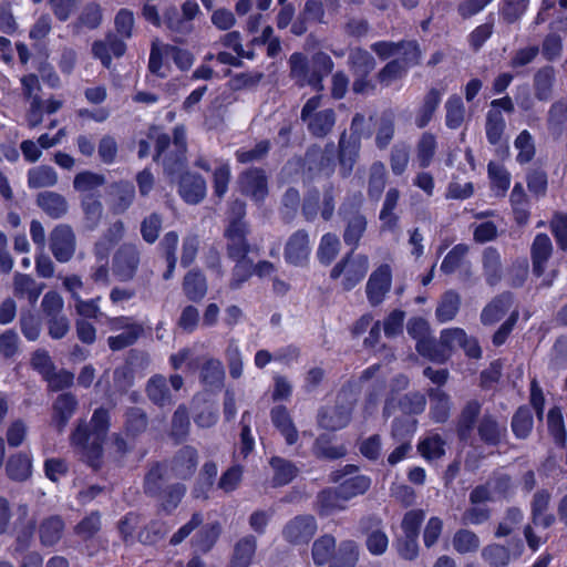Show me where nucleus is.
<instances>
[{"mask_svg": "<svg viewBox=\"0 0 567 567\" xmlns=\"http://www.w3.org/2000/svg\"><path fill=\"white\" fill-rule=\"evenodd\" d=\"M167 466L161 461L147 463L143 477V493L156 502L158 512L173 514L186 495L187 487L181 482H171Z\"/></svg>", "mask_w": 567, "mask_h": 567, "instance_id": "nucleus-1", "label": "nucleus"}, {"mask_svg": "<svg viewBox=\"0 0 567 567\" xmlns=\"http://www.w3.org/2000/svg\"><path fill=\"white\" fill-rule=\"evenodd\" d=\"M147 138L155 142L154 162H162L164 171L174 175L182 171L186 163V130L184 125H177L173 130V142L168 134L161 132L159 127L152 125L147 132Z\"/></svg>", "mask_w": 567, "mask_h": 567, "instance_id": "nucleus-2", "label": "nucleus"}, {"mask_svg": "<svg viewBox=\"0 0 567 567\" xmlns=\"http://www.w3.org/2000/svg\"><path fill=\"white\" fill-rule=\"evenodd\" d=\"M289 76L299 87L310 86L317 92L324 89L323 79L328 76L334 66L329 54L319 51L308 58L301 52H295L289 60Z\"/></svg>", "mask_w": 567, "mask_h": 567, "instance_id": "nucleus-3", "label": "nucleus"}, {"mask_svg": "<svg viewBox=\"0 0 567 567\" xmlns=\"http://www.w3.org/2000/svg\"><path fill=\"white\" fill-rule=\"evenodd\" d=\"M362 204V193L354 192L344 197L338 209V215L344 225L343 243L350 247L351 251L359 247L368 228L367 217L361 210Z\"/></svg>", "mask_w": 567, "mask_h": 567, "instance_id": "nucleus-4", "label": "nucleus"}, {"mask_svg": "<svg viewBox=\"0 0 567 567\" xmlns=\"http://www.w3.org/2000/svg\"><path fill=\"white\" fill-rule=\"evenodd\" d=\"M104 440L91 431L85 420H80L70 435V444L80 458L97 470L103 457Z\"/></svg>", "mask_w": 567, "mask_h": 567, "instance_id": "nucleus-5", "label": "nucleus"}, {"mask_svg": "<svg viewBox=\"0 0 567 567\" xmlns=\"http://www.w3.org/2000/svg\"><path fill=\"white\" fill-rule=\"evenodd\" d=\"M321 105V95L310 97L301 109L300 118L306 123L308 132L317 137L328 136L336 124L337 115L333 109L318 110Z\"/></svg>", "mask_w": 567, "mask_h": 567, "instance_id": "nucleus-6", "label": "nucleus"}, {"mask_svg": "<svg viewBox=\"0 0 567 567\" xmlns=\"http://www.w3.org/2000/svg\"><path fill=\"white\" fill-rule=\"evenodd\" d=\"M369 270V258L367 255L349 250L331 269L330 278L339 279L343 276L341 285L343 290L350 291L365 277Z\"/></svg>", "mask_w": 567, "mask_h": 567, "instance_id": "nucleus-7", "label": "nucleus"}, {"mask_svg": "<svg viewBox=\"0 0 567 567\" xmlns=\"http://www.w3.org/2000/svg\"><path fill=\"white\" fill-rule=\"evenodd\" d=\"M142 260V250L134 243L122 244L112 258V271L121 282L132 281L138 271Z\"/></svg>", "mask_w": 567, "mask_h": 567, "instance_id": "nucleus-8", "label": "nucleus"}, {"mask_svg": "<svg viewBox=\"0 0 567 567\" xmlns=\"http://www.w3.org/2000/svg\"><path fill=\"white\" fill-rule=\"evenodd\" d=\"M282 254L287 265L296 268H307L312 254L310 233L305 228L291 233L284 245Z\"/></svg>", "mask_w": 567, "mask_h": 567, "instance_id": "nucleus-9", "label": "nucleus"}, {"mask_svg": "<svg viewBox=\"0 0 567 567\" xmlns=\"http://www.w3.org/2000/svg\"><path fill=\"white\" fill-rule=\"evenodd\" d=\"M237 187L241 195L256 203H262L268 196V177L261 167H249L237 177Z\"/></svg>", "mask_w": 567, "mask_h": 567, "instance_id": "nucleus-10", "label": "nucleus"}, {"mask_svg": "<svg viewBox=\"0 0 567 567\" xmlns=\"http://www.w3.org/2000/svg\"><path fill=\"white\" fill-rule=\"evenodd\" d=\"M50 250L59 262L70 261L76 250V236L68 224L55 226L49 237Z\"/></svg>", "mask_w": 567, "mask_h": 567, "instance_id": "nucleus-11", "label": "nucleus"}, {"mask_svg": "<svg viewBox=\"0 0 567 567\" xmlns=\"http://www.w3.org/2000/svg\"><path fill=\"white\" fill-rule=\"evenodd\" d=\"M481 413L482 403L478 400H470L464 404L455 423V431L460 442L473 445Z\"/></svg>", "mask_w": 567, "mask_h": 567, "instance_id": "nucleus-12", "label": "nucleus"}, {"mask_svg": "<svg viewBox=\"0 0 567 567\" xmlns=\"http://www.w3.org/2000/svg\"><path fill=\"white\" fill-rule=\"evenodd\" d=\"M198 461V451L192 445H184L169 461H162V463L175 478L186 481L196 473Z\"/></svg>", "mask_w": 567, "mask_h": 567, "instance_id": "nucleus-13", "label": "nucleus"}, {"mask_svg": "<svg viewBox=\"0 0 567 567\" xmlns=\"http://www.w3.org/2000/svg\"><path fill=\"white\" fill-rule=\"evenodd\" d=\"M318 525L310 514L291 518L282 528L284 539L291 545L308 544L317 533Z\"/></svg>", "mask_w": 567, "mask_h": 567, "instance_id": "nucleus-14", "label": "nucleus"}, {"mask_svg": "<svg viewBox=\"0 0 567 567\" xmlns=\"http://www.w3.org/2000/svg\"><path fill=\"white\" fill-rule=\"evenodd\" d=\"M524 551V543L519 537L512 538L508 545L489 544L482 549V558L489 567H506L512 557L517 558Z\"/></svg>", "mask_w": 567, "mask_h": 567, "instance_id": "nucleus-15", "label": "nucleus"}, {"mask_svg": "<svg viewBox=\"0 0 567 567\" xmlns=\"http://www.w3.org/2000/svg\"><path fill=\"white\" fill-rule=\"evenodd\" d=\"M250 226H225L223 237L226 240V256L239 258L248 256L254 245L249 241Z\"/></svg>", "mask_w": 567, "mask_h": 567, "instance_id": "nucleus-16", "label": "nucleus"}, {"mask_svg": "<svg viewBox=\"0 0 567 567\" xmlns=\"http://www.w3.org/2000/svg\"><path fill=\"white\" fill-rule=\"evenodd\" d=\"M392 285V272L388 264L379 266L369 277L365 293L372 307L381 305L390 291Z\"/></svg>", "mask_w": 567, "mask_h": 567, "instance_id": "nucleus-17", "label": "nucleus"}, {"mask_svg": "<svg viewBox=\"0 0 567 567\" xmlns=\"http://www.w3.org/2000/svg\"><path fill=\"white\" fill-rule=\"evenodd\" d=\"M353 403L337 402L332 408H321L317 415L318 425L327 431L344 429L351 421Z\"/></svg>", "mask_w": 567, "mask_h": 567, "instance_id": "nucleus-18", "label": "nucleus"}, {"mask_svg": "<svg viewBox=\"0 0 567 567\" xmlns=\"http://www.w3.org/2000/svg\"><path fill=\"white\" fill-rule=\"evenodd\" d=\"M305 162L309 171L324 173L330 176L336 166V146L333 142L322 148L318 145L310 146L305 154Z\"/></svg>", "mask_w": 567, "mask_h": 567, "instance_id": "nucleus-19", "label": "nucleus"}, {"mask_svg": "<svg viewBox=\"0 0 567 567\" xmlns=\"http://www.w3.org/2000/svg\"><path fill=\"white\" fill-rule=\"evenodd\" d=\"M553 254L554 245L550 237L545 233L537 234L529 248L532 271L536 277H542L545 274Z\"/></svg>", "mask_w": 567, "mask_h": 567, "instance_id": "nucleus-20", "label": "nucleus"}, {"mask_svg": "<svg viewBox=\"0 0 567 567\" xmlns=\"http://www.w3.org/2000/svg\"><path fill=\"white\" fill-rule=\"evenodd\" d=\"M477 436L487 446H497L507 434V427L496 415L485 412L477 424Z\"/></svg>", "mask_w": 567, "mask_h": 567, "instance_id": "nucleus-21", "label": "nucleus"}, {"mask_svg": "<svg viewBox=\"0 0 567 567\" xmlns=\"http://www.w3.org/2000/svg\"><path fill=\"white\" fill-rule=\"evenodd\" d=\"M78 408V400L71 392H64L56 396L52 404L51 425L62 433Z\"/></svg>", "mask_w": 567, "mask_h": 567, "instance_id": "nucleus-22", "label": "nucleus"}, {"mask_svg": "<svg viewBox=\"0 0 567 567\" xmlns=\"http://www.w3.org/2000/svg\"><path fill=\"white\" fill-rule=\"evenodd\" d=\"M551 502V494L547 489H538L530 502V519L535 526L543 528L551 527L556 517L554 514L548 513Z\"/></svg>", "mask_w": 567, "mask_h": 567, "instance_id": "nucleus-23", "label": "nucleus"}, {"mask_svg": "<svg viewBox=\"0 0 567 567\" xmlns=\"http://www.w3.org/2000/svg\"><path fill=\"white\" fill-rule=\"evenodd\" d=\"M361 143L348 137L347 131L340 134L338 143V161L340 165V175L346 178L348 177L357 159L359 157Z\"/></svg>", "mask_w": 567, "mask_h": 567, "instance_id": "nucleus-24", "label": "nucleus"}, {"mask_svg": "<svg viewBox=\"0 0 567 567\" xmlns=\"http://www.w3.org/2000/svg\"><path fill=\"white\" fill-rule=\"evenodd\" d=\"M381 519L377 516H369L361 520L362 528L368 533L367 548L373 555H381L388 548L389 539L381 529Z\"/></svg>", "mask_w": 567, "mask_h": 567, "instance_id": "nucleus-25", "label": "nucleus"}, {"mask_svg": "<svg viewBox=\"0 0 567 567\" xmlns=\"http://www.w3.org/2000/svg\"><path fill=\"white\" fill-rule=\"evenodd\" d=\"M513 305V293L504 291L494 297L482 310L480 319L483 326L498 322Z\"/></svg>", "mask_w": 567, "mask_h": 567, "instance_id": "nucleus-26", "label": "nucleus"}, {"mask_svg": "<svg viewBox=\"0 0 567 567\" xmlns=\"http://www.w3.org/2000/svg\"><path fill=\"white\" fill-rule=\"evenodd\" d=\"M270 420L272 425L285 437L288 445H293L299 439L298 430L292 417L285 405H276L270 410Z\"/></svg>", "mask_w": 567, "mask_h": 567, "instance_id": "nucleus-27", "label": "nucleus"}, {"mask_svg": "<svg viewBox=\"0 0 567 567\" xmlns=\"http://www.w3.org/2000/svg\"><path fill=\"white\" fill-rule=\"evenodd\" d=\"M35 204L52 219H60L68 214L69 203L66 198L52 190L40 192Z\"/></svg>", "mask_w": 567, "mask_h": 567, "instance_id": "nucleus-28", "label": "nucleus"}, {"mask_svg": "<svg viewBox=\"0 0 567 567\" xmlns=\"http://www.w3.org/2000/svg\"><path fill=\"white\" fill-rule=\"evenodd\" d=\"M179 194L188 204H198L206 196V181L198 174L185 173L179 181Z\"/></svg>", "mask_w": 567, "mask_h": 567, "instance_id": "nucleus-29", "label": "nucleus"}, {"mask_svg": "<svg viewBox=\"0 0 567 567\" xmlns=\"http://www.w3.org/2000/svg\"><path fill=\"white\" fill-rule=\"evenodd\" d=\"M346 503L338 486L327 487L317 494L315 508L320 516H329L334 512L344 511Z\"/></svg>", "mask_w": 567, "mask_h": 567, "instance_id": "nucleus-30", "label": "nucleus"}, {"mask_svg": "<svg viewBox=\"0 0 567 567\" xmlns=\"http://www.w3.org/2000/svg\"><path fill=\"white\" fill-rule=\"evenodd\" d=\"M182 289L189 301H202L208 290L207 280L202 270L198 268L188 270L183 278Z\"/></svg>", "mask_w": 567, "mask_h": 567, "instance_id": "nucleus-31", "label": "nucleus"}, {"mask_svg": "<svg viewBox=\"0 0 567 567\" xmlns=\"http://www.w3.org/2000/svg\"><path fill=\"white\" fill-rule=\"evenodd\" d=\"M147 399L156 406L164 408L174 403L167 380L163 374L152 375L145 385Z\"/></svg>", "mask_w": 567, "mask_h": 567, "instance_id": "nucleus-32", "label": "nucleus"}, {"mask_svg": "<svg viewBox=\"0 0 567 567\" xmlns=\"http://www.w3.org/2000/svg\"><path fill=\"white\" fill-rule=\"evenodd\" d=\"M45 285L37 282L30 275L16 272L13 276V295L17 298H27L34 306L41 296Z\"/></svg>", "mask_w": 567, "mask_h": 567, "instance_id": "nucleus-33", "label": "nucleus"}, {"mask_svg": "<svg viewBox=\"0 0 567 567\" xmlns=\"http://www.w3.org/2000/svg\"><path fill=\"white\" fill-rule=\"evenodd\" d=\"M178 241V234L175 230H171L164 234L163 238L158 244L161 255L166 262V270L163 272V279L166 281L172 279L174 276V271L177 264L176 251Z\"/></svg>", "mask_w": 567, "mask_h": 567, "instance_id": "nucleus-34", "label": "nucleus"}, {"mask_svg": "<svg viewBox=\"0 0 567 567\" xmlns=\"http://www.w3.org/2000/svg\"><path fill=\"white\" fill-rule=\"evenodd\" d=\"M482 268L487 285L496 286L503 274L501 254L495 247H486L482 252Z\"/></svg>", "mask_w": 567, "mask_h": 567, "instance_id": "nucleus-35", "label": "nucleus"}, {"mask_svg": "<svg viewBox=\"0 0 567 567\" xmlns=\"http://www.w3.org/2000/svg\"><path fill=\"white\" fill-rule=\"evenodd\" d=\"M442 95L443 91L436 87H431L425 93L415 116V125L419 128L425 127L431 122L441 103Z\"/></svg>", "mask_w": 567, "mask_h": 567, "instance_id": "nucleus-36", "label": "nucleus"}, {"mask_svg": "<svg viewBox=\"0 0 567 567\" xmlns=\"http://www.w3.org/2000/svg\"><path fill=\"white\" fill-rule=\"evenodd\" d=\"M148 415L145 410L138 406H130L124 412V431L130 437H138L148 427Z\"/></svg>", "mask_w": 567, "mask_h": 567, "instance_id": "nucleus-37", "label": "nucleus"}, {"mask_svg": "<svg viewBox=\"0 0 567 567\" xmlns=\"http://www.w3.org/2000/svg\"><path fill=\"white\" fill-rule=\"evenodd\" d=\"M64 522L59 515H52L44 518L39 525V538L42 546H54L64 532Z\"/></svg>", "mask_w": 567, "mask_h": 567, "instance_id": "nucleus-38", "label": "nucleus"}, {"mask_svg": "<svg viewBox=\"0 0 567 567\" xmlns=\"http://www.w3.org/2000/svg\"><path fill=\"white\" fill-rule=\"evenodd\" d=\"M555 83V69L551 65L542 66L533 78L535 97L539 101H548L553 95Z\"/></svg>", "mask_w": 567, "mask_h": 567, "instance_id": "nucleus-39", "label": "nucleus"}, {"mask_svg": "<svg viewBox=\"0 0 567 567\" xmlns=\"http://www.w3.org/2000/svg\"><path fill=\"white\" fill-rule=\"evenodd\" d=\"M348 65L353 75L369 76L375 69V59L363 48L357 47L350 50Z\"/></svg>", "mask_w": 567, "mask_h": 567, "instance_id": "nucleus-40", "label": "nucleus"}, {"mask_svg": "<svg viewBox=\"0 0 567 567\" xmlns=\"http://www.w3.org/2000/svg\"><path fill=\"white\" fill-rule=\"evenodd\" d=\"M111 188L113 195L112 212L114 214L125 213L135 198L134 185L126 181H120L114 183Z\"/></svg>", "mask_w": 567, "mask_h": 567, "instance_id": "nucleus-41", "label": "nucleus"}, {"mask_svg": "<svg viewBox=\"0 0 567 567\" xmlns=\"http://www.w3.org/2000/svg\"><path fill=\"white\" fill-rule=\"evenodd\" d=\"M8 477L16 482H24L31 477L32 461L25 453L11 455L6 464Z\"/></svg>", "mask_w": 567, "mask_h": 567, "instance_id": "nucleus-42", "label": "nucleus"}, {"mask_svg": "<svg viewBox=\"0 0 567 567\" xmlns=\"http://www.w3.org/2000/svg\"><path fill=\"white\" fill-rule=\"evenodd\" d=\"M430 398V414L437 423H444L450 416L451 401L449 394L440 388H431L427 390Z\"/></svg>", "mask_w": 567, "mask_h": 567, "instance_id": "nucleus-43", "label": "nucleus"}, {"mask_svg": "<svg viewBox=\"0 0 567 567\" xmlns=\"http://www.w3.org/2000/svg\"><path fill=\"white\" fill-rule=\"evenodd\" d=\"M341 249V241L337 234L326 233L321 236L318 248L317 259L322 266H329L337 258Z\"/></svg>", "mask_w": 567, "mask_h": 567, "instance_id": "nucleus-44", "label": "nucleus"}, {"mask_svg": "<svg viewBox=\"0 0 567 567\" xmlns=\"http://www.w3.org/2000/svg\"><path fill=\"white\" fill-rule=\"evenodd\" d=\"M509 199L513 208L514 220L519 226L526 225L530 216L529 202L520 183H516L514 185Z\"/></svg>", "mask_w": 567, "mask_h": 567, "instance_id": "nucleus-45", "label": "nucleus"}, {"mask_svg": "<svg viewBox=\"0 0 567 567\" xmlns=\"http://www.w3.org/2000/svg\"><path fill=\"white\" fill-rule=\"evenodd\" d=\"M221 533V526L218 522L204 525L192 539L193 547L200 553H208Z\"/></svg>", "mask_w": 567, "mask_h": 567, "instance_id": "nucleus-46", "label": "nucleus"}, {"mask_svg": "<svg viewBox=\"0 0 567 567\" xmlns=\"http://www.w3.org/2000/svg\"><path fill=\"white\" fill-rule=\"evenodd\" d=\"M461 307V296L455 290L445 291L435 310V317L439 322L453 320L458 313Z\"/></svg>", "mask_w": 567, "mask_h": 567, "instance_id": "nucleus-47", "label": "nucleus"}, {"mask_svg": "<svg viewBox=\"0 0 567 567\" xmlns=\"http://www.w3.org/2000/svg\"><path fill=\"white\" fill-rule=\"evenodd\" d=\"M312 453L317 458L334 461L346 456L347 449L344 445H333L330 436L321 434L313 442Z\"/></svg>", "mask_w": 567, "mask_h": 567, "instance_id": "nucleus-48", "label": "nucleus"}, {"mask_svg": "<svg viewBox=\"0 0 567 567\" xmlns=\"http://www.w3.org/2000/svg\"><path fill=\"white\" fill-rule=\"evenodd\" d=\"M386 185V168L380 162H373L369 169L368 196L372 200H379Z\"/></svg>", "mask_w": 567, "mask_h": 567, "instance_id": "nucleus-49", "label": "nucleus"}, {"mask_svg": "<svg viewBox=\"0 0 567 567\" xmlns=\"http://www.w3.org/2000/svg\"><path fill=\"white\" fill-rule=\"evenodd\" d=\"M58 175L53 167L40 165L28 171V186L33 189L53 187Z\"/></svg>", "mask_w": 567, "mask_h": 567, "instance_id": "nucleus-50", "label": "nucleus"}, {"mask_svg": "<svg viewBox=\"0 0 567 567\" xmlns=\"http://www.w3.org/2000/svg\"><path fill=\"white\" fill-rule=\"evenodd\" d=\"M257 540L252 535L239 539L234 548L233 567H248L256 553Z\"/></svg>", "mask_w": 567, "mask_h": 567, "instance_id": "nucleus-51", "label": "nucleus"}, {"mask_svg": "<svg viewBox=\"0 0 567 567\" xmlns=\"http://www.w3.org/2000/svg\"><path fill=\"white\" fill-rule=\"evenodd\" d=\"M229 259L235 262L229 280V288L236 290L252 276L255 272V264L249 256Z\"/></svg>", "mask_w": 567, "mask_h": 567, "instance_id": "nucleus-52", "label": "nucleus"}, {"mask_svg": "<svg viewBox=\"0 0 567 567\" xmlns=\"http://www.w3.org/2000/svg\"><path fill=\"white\" fill-rule=\"evenodd\" d=\"M270 466L275 472L272 477L274 486L287 485L298 474V468L291 461L285 460L279 456L271 457Z\"/></svg>", "mask_w": 567, "mask_h": 567, "instance_id": "nucleus-53", "label": "nucleus"}, {"mask_svg": "<svg viewBox=\"0 0 567 567\" xmlns=\"http://www.w3.org/2000/svg\"><path fill=\"white\" fill-rule=\"evenodd\" d=\"M81 207L84 213L85 227L89 230L95 229L103 216V205L93 194H87L82 198Z\"/></svg>", "mask_w": 567, "mask_h": 567, "instance_id": "nucleus-54", "label": "nucleus"}, {"mask_svg": "<svg viewBox=\"0 0 567 567\" xmlns=\"http://www.w3.org/2000/svg\"><path fill=\"white\" fill-rule=\"evenodd\" d=\"M437 143L433 133L424 132L416 143V161L421 168H426L431 165Z\"/></svg>", "mask_w": 567, "mask_h": 567, "instance_id": "nucleus-55", "label": "nucleus"}, {"mask_svg": "<svg viewBox=\"0 0 567 567\" xmlns=\"http://www.w3.org/2000/svg\"><path fill=\"white\" fill-rule=\"evenodd\" d=\"M225 379L223 363L217 359H208L200 369V381L210 388L220 389Z\"/></svg>", "mask_w": 567, "mask_h": 567, "instance_id": "nucleus-56", "label": "nucleus"}, {"mask_svg": "<svg viewBox=\"0 0 567 567\" xmlns=\"http://www.w3.org/2000/svg\"><path fill=\"white\" fill-rule=\"evenodd\" d=\"M415 349L420 355L433 362L443 363L449 360L446 350L442 344V340L440 339L437 341L432 336L417 342Z\"/></svg>", "mask_w": 567, "mask_h": 567, "instance_id": "nucleus-57", "label": "nucleus"}, {"mask_svg": "<svg viewBox=\"0 0 567 567\" xmlns=\"http://www.w3.org/2000/svg\"><path fill=\"white\" fill-rule=\"evenodd\" d=\"M533 425L534 419L532 410L526 405L519 406L515 411L511 423L514 435L520 440L526 439L530 434Z\"/></svg>", "mask_w": 567, "mask_h": 567, "instance_id": "nucleus-58", "label": "nucleus"}, {"mask_svg": "<svg viewBox=\"0 0 567 567\" xmlns=\"http://www.w3.org/2000/svg\"><path fill=\"white\" fill-rule=\"evenodd\" d=\"M144 328L141 323L133 322L122 333L107 338V344L112 351H120L133 346L143 334Z\"/></svg>", "mask_w": 567, "mask_h": 567, "instance_id": "nucleus-59", "label": "nucleus"}, {"mask_svg": "<svg viewBox=\"0 0 567 567\" xmlns=\"http://www.w3.org/2000/svg\"><path fill=\"white\" fill-rule=\"evenodd\" d=\"M445 124L451 130L458 128L465 118V106L462 97L457 94H452L445 102Z\"/></svg>", "mask_w": 567, "mask_h": 567, "instance_id": "nucleus-60", "label": "nucleus"}, {"mask_svg": "<svg viewBox=\"0 0 567 567\" xmlns=\"http://www.w3.org/2000/svg\"><path fill=\"white\" fill-rule=\"evenodd\" d=\"M371 478L367 475H355L348 480L340 482L338 487L340 488V493L343 495V499L347 502L363 495L368 492L371 486Z\"/></svg>", "mask_w": 567, "mask_h": 567, "instance_id": "nucleus-61", "label": "nucleus"}, {"mask_svg": "<svg viewBox=\"0 0 567 567\" xmlns=\"http://www.w3.org/2000/svg\"><path fill=\"white\" fill-rule=\"evenodd\" d=\"M101 514L100 512H91L83 517L75 526L74 534L83 542L93 539L101 530Z\"/></svg>", "mask_w": 567, "mask_h": 567, "instance_id": "nucleus-62", "label": "nucleus"}, {"mask_svg": "<svg viewBox=\"0 0 567 567\" xmlns=\"http://www.w3.org/2000/svg\"><path fill=\"white\" fill-rule=\"evenodd\" d=\"M566 123H567V105L561 101L553 103L548 111V116H547V126H548L550 134L555 138H559L563 134Z\"/></svg>", "mask_w": 567, "mask_h": 567, "instance_id": "nucleus-63", "label": "nucleus"}, {"mask_svg": "<svg viewBox=\"0 0 567 567\" xmlns=\"http://www.w3.org/2000/svg\"><path fill=\"white\" fill-rule=\"evenodd\" d=\"M559 250L567 251V213L555 212L548 223Z\"/></svg>", "mask_w": 567, "mask_h": 567, "instance_id": "nucleus-64", "label": "nucleus"}]
</instances>
